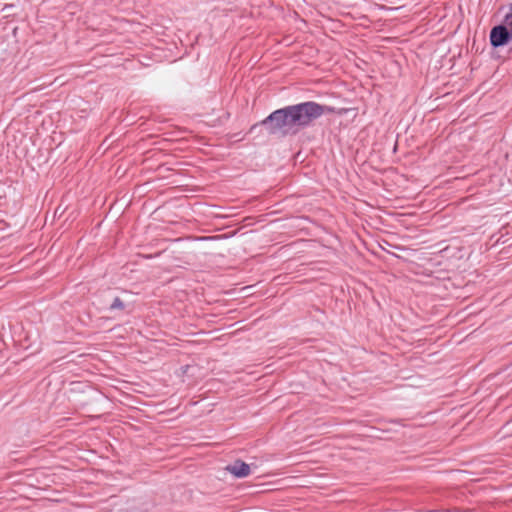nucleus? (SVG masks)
<instances>
[{
    "instance_id": "7ed1b4c3",
    "label": "nucleus",
    "mask_w": 512,
    "mask_h": 512,
    "mask_svg": "<svg viewBox=\"0 0 512 512\" xmlns=\"http://www.w3.org/2000/svg\"><path fill=\"white\" fill-rule=\"evenodd\" d=\"M226 470L236 478H245L251 473L250 466L241 460L234 461Z\"/></svg>"
},
{
    "instance_id": "f257e3e1",
    "label": "nucleus",
    "mask_w": 512,
    "mask_h": 512,
    "mask_svg": "<svg viewBox=\"0 0 512 512\" xmlns=\"http://www.w3.org/2000/svg\"><path fill=\"white\" fill-rule=\"evenodd\" d=\"M334 109L314 101L301 102L277 109L270 113L260 123L270 135H296L302 129L308 128L324 114L332 113Z\"/></svg>"
},
{
    "instance_id": "20e7f679",
    "label": "nucleus",
    "mask_w": 512,
    "mask_h": 512,
    "mask_svg": "<svg viewBox=\"0 0 512 512\" xmlns=\"http://www.w3.org/2000/svg\"><path fill=\"white\" fill-rule=\"evenodd\" d=\"M502 10H505V14L501 25H505L509 29H512V3H510L506 8H502Z\"/></svg>"
},
{
    "instance_id": "423d86ee",
    "label": "nucleus",
    "mask_w": 512,
    "mask_h": 512,
    "mask_svg": "<svg viewBox=\"0 0 512 512\" xmlns=\"http://www.w3.org/2000/svg\"><path fill=\"white\" fill-rule=\"evenodd\" d=\"M123 308H124V304L119 298H115L110 306L111 310L123 309Z\"/></svg>"
},
{
    "instance_id": "f03ea898",
    "label": "nucleus",
    "mask_w": 512,
    "mask_h": 512,
    "mask_svg": "<svg viewBox=\"0 0 512 512\" xmlns=\"http://www.w3.org/2000/svg\"><path fill=\"white\" fill-rule=\"evenodd\" d=\"M489 39L493 48L503 47L512 40V29L500 24L494 26L490 31Z\"/></svg>"
},
{
    "instance_id": "39448f33",
    "label": "nucleus",
    "mask_w": 512,
    "mask_h": 512,
    "mask_svg": "<svg viewBox=\"0 0 512 512\" xmlns=\"http://www.w3.org/2000/svg\"><path fill=\"white\" fill-rule=\"evenodd\" d=\"M205 208H206V206L202 202H194V210H193L194 215L204 214Z\"/></svg>"
},
{
    "instance_id": "0eeeda50",
    "label": "nucleus",
    "mask_w": 512,
    "mask_h": 512,
    "mask_svg": "<svg viewBox=\"0 0 512 512\" xmlns=\"http://www.w3.org/2000/svg\"><path fill=\"white\" fill-rule=\"evenodd\" d=\"M216 237H198V236H195L193 237V240L194 241H205V240H215Z\"/></svg>"
}]
</instances>
